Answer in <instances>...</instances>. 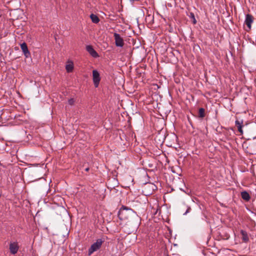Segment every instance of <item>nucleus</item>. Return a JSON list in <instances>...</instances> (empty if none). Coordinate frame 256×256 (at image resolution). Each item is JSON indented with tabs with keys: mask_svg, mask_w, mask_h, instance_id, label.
Masks as SVG:
<instances>
[{
	"mask_svg": "<svg viewBox=\"0 0 256 256\" xmlns=\"http://www.w3.org/2000/svg\"><path fill=\"white\" fill-rule=\"evenodd\" d=\"M132 212V209L122 207L118 212V216L121 220L128 219L129 216V214Z\"/></svg>",
	"mask_w": 256,
	"mask_h": 256,
	"instance_id": "1",
	"label": "nucleus"
},
{
	"mask_svg": "<svg viewBox=\"0 0 256 256\" xmlns=\"http://www.w3.org/2000/svg\"><path fill=\"white\" fill-rule=\"evenodd\" d=\"M104 241L102 240V239H98L97 240L96 242L94 243L90 246V248L88 250V254L90 255L92 254L94 252L98 250L102 242Z\"/></svg>",
	"mask_w": 256,
	"mask_h": 256,
	"instance_id": "2",
	"label": "nucleus"
},
{
	"mask_svg": "<svg viewBox=\"0 0 256 256\" xmlns=\"http://www.w3.org/2000/svg\"><path fill=\"white\" fill-rule=\"evenodd\" d=\"M114 36L115 40V44L116 46L122 47L124 45V41L120 36L117 33H114Z\"/></svg>",
	"mask_w": 256,
	"mask_h": 256,
	"instance_id": "3",
	"label": "nucleus"
},
{
	"mask_svg": "<svg viewBox=\"0 0 256 256\" xmlns=\"http://www.w3.org/2000/svg\"><path fill=\"white\" fill-rule=\"evenodd\" d=\"M92 80L95 87L97 88L100 80V74L96 70L92 71Z\"/></svg>",
	"mask_w": 256,
	"mask_h": 256,
	"instance_id": "4",
	"label": "nucleus"
},
{
	"mask_svg": "<svg viewBox=\"0 0 256 256\" xmlns=\"http://www.w3.org/2000/svg\"><path fill=\"white\" fill-rule=\"evenodd\" d=\"M254 22V17L250 14H247L246 16V19L244 20V24L246 25L248 28V30H250L252 28V24Z\"/></svg>",
	"mask_w": 256,
	"mask_h": 256,
	"instance_id": "5",
	"label": "nucleus"
},
{
	"mask_svg": "<svg viewBox=\"0 0 256 256\" xmlns=\"http://www.w3.org/2000/svg\"><path fill=\"white\" fill-rule=\"evenodd\" d=\"M20 48L24 55L28 58L30 56V54L28 50L27 45L26 42H23L20 44Z\"/></svg>",
	"mask_w": 256,
	"mask_h": 256,
	"instance_id": "6",
	"label": "nucleus"
},
{
	"mask_svg": "<svg viewBox=\"0 0 256 256\" xmlns=\"http://www.w3.org/2000/svg\"><path fill=\"white\" fill-rule=\"evenodd\" d=\"M10 252L14 254L17 253L18 250V246L16 242H11L10 244Z\"/></svg>",
	"mask_w": 256,
	"mask_h": 256,
	"instance_id": "7",
	"label": "nucleus"
},
{
	"mask_svg": "<svg viewBox=\"0 0 256 256\" xmlns=\"http://www.w3.org/2000/svg\"><path fill=\"white\" fill-rule=\"evenodd\" d=\"M86 50L94 58H97L98 55L96 52L93 48L91 46H87L86 47Z\"/></svg>",
	"mask_w": 256,
	"mask_h": 256,
	"instance_id": "8",
	"label": "nucleus"
},
{
	"mask_svg": "<svg viewBox=\"0 0 256 256\" xmlns=\"http://www.w3.org/2000/svg\"><path fill=\"white\" fill-rule=\"evenodd\" d=\"M236 126L237 127L238 131L241 134H242L243 130H242V128L243 126V122H240L238 120H236L235 122Z\"/></svg>",
	"mask_w": 256,
	"mask_h": 256,
	"instance_id": "9",
	"label": "nucleus"
},
{
	"mask_svg": "<svg viewBox=\"0 0 256 256\" xmlns=\"http://www.w3.org/2000/svg\"><path fill=\"white\" fill-rule=\"evenodd\" d=\"M240 234L242 236V238L243 242H247L249 240L247 232L244 230H241Z\"/></svg>",
	"mask_w": 256,
	"mask_h": 256,
	"instance_id": "10",
	"label": "nucleus"
},
{
	"mask_svg": "<svg viewBox=\"0 0 256 256\" xmlns=\"http://www.w3.org/2000/svg\"><path fill=\"white\" fill-rule=\"evenodd\" d=\"M242 198L246 201H248L250 199V196L248 193L246 191L241 192Z\"/></svg>",
	"mask_w": 256,
	"mask_h": 256,
	"instance_id": "11",
	"label": "nucleus"
},
{
	"mask_svg": "<svg viewBox=\"0 0 256 256\" xmlns=\"http://www.w3.org/2000/svg\"><path fill=\"white\" fill-rule=\"evenodd\" d=\"M90 18L92 22L94 24H98L100 22V19L98 16L93 14H90Z\"/></svg>",
	"mask_w": 256,
	"mask_h": 256,
	"instance_id": "12",
	"label": "nucleus"
},
{
	"mask_svg": "<svg viewBox=\"0 0 256 256\" xmlns=\"http://www.w3.org/2000/svg\"><path fill=\"white\" fill-rule=\"evenodd\" d=\"M66 69L68 72H70L72 71L74 69V64L72 62H68V64L66 65Z\"/></svg>",
	"mask_w": 256,
	"mask_h": 256,
	"instance_id": "13",
	"label": "nucleus"
},
{
	"mask_svg": "<svg viewBox=\"0 0 256 256\" xmlns=\"http://www.w3.org/2000/svg\"><path fill=\"white\" fill-rule=\"evenodd\" d=\"M205 116V110L204 108H200L198 110V116L203 118Z\"/></svg>",
	"mask_w": 256,
	"mask_h": 256,
	"instance_id": "14",
	"label": "nucleus"
},
{
	"mask_svg": "<svg viewBox=\"0 0 256 256\" xmlns=\"http://www.w3.org/2000/svg\"><path fill=\"white\" fill-rule=\"evenodd\" d=\"M188 16L192 20L193 24H196V20L195 18L194 14L193 12H190Z\"/></svg>",
	"mask_w": 256,
	"mask_h": 256,
	"instance_id": "15",
	"label": "nucleus"
},
{
	"mask_svg": "<svg viewBox=\"0 0 256 256\" xmlns=\"http://www.w3.org/2000/svg\"><path fill=\"white\" fill-rule=\"evenodd\" d=\"M74 102H75V100H74V98H70L68 101V104L71 106L73 105L74 104Z\"/></svg>",
	"mask_w": 256,
	"mask_h": 256,
	"instance_id": "16",
	"label": "nucleus"
},
{
	"mask_svg": "<svg viewBox=\"0 0 256 256\" xmlns=\"http://www.w3.org/2000/svg\"><path fill=\"white\" fill-rule=\"evenodd\" d=\"M148 187H152V188L154 190V188L156 187L155 185L153 184H149L148 186Z\"/></svg>",
	"mask_w": 256,
	"mask_h": 256,
	"instance_id": "17",
	"label": "nucleus"
},
{
	"mask_svg": "<svg viewBox=\"0 0 256 256\" xmlns=\"http://www.w3.org/2000/svg\"><path fill=\"white\" fill-rule=\"evenodd\" d=\"M190 210V208H188L184 214H186V213H188Z\"/></svg>",
	"mask_w": 256,
	"mask_h": 256,
	"instance_id": "18",
	"label": "nucleus"
},
{
	"mask_svg": "<svg viewBox=\"0 0 256 256\" xmlns=\"http://www.w3.org/2000/svg\"><path fill=\"white\" fill-rule=\"evenodd\" d=\"M85 170H86V172H88V171L89 170V168H86L85 169Z\"/></svg>",
	"mask_w": 256,
	"mask_h": 256,
	"instance_id": "19",
	"label": "nucleus"
},
{
	"mask_svg": "<svg viewBox=\"0 0 256 256\" xmlns=\"http://www.w3.org/2000/svg\"><path fill=\"white\" fill-rule=\"evenodd\" d=\"M230 236L228 235H226V238L225 239H228L229 238Z\"/></svg>",
	"mask_w": 256,
	"mask_h": 256,
	"instance_id": "20",
	"label": "nucleus"
}]
</instances>
